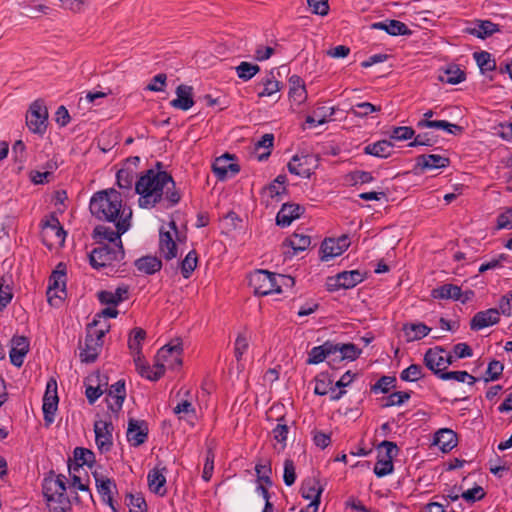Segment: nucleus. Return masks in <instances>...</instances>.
Returning <instances> with one entry per match:
<instances>
[{"mask_svg":"<svg viewBox=\"0 0 512 512\" xmlns=\"http://www.w3.org/2000/svg\"><path fill=\"white\" fill-rule=\"evenodd\" d=\"M135 192L139 195L138 205L143 209H152L157 204L171 208L181 200L173 177L162 170V163L148 169L135 182Z\"/></svg>","mask_w":512,"mask_h":512,"instance_id":"obj_1","label":"nucleus"},{"mask_svg":"<svg viewBox=\"0 0 512 512\" xmlns=\"http://www.w3.org/2000/svg\"><path fill=\"white\" fill-rule=\"evenodd\" d=\"M89 209L91 214L101 221L116 222L122 218L129 207L122 204V196L115 189H107L96 192L90 199Z\"/></svg>","mask_w":512,"mask_h":512,"instance_id":"obj_2","label":"nucleus"},{"mask_svg":"<svg viewBox=\"0 0 512 512\" xmlns=\"http://www.w3.org/2000/svg\"><path fill=\"white\" fill-rule=\"evenodd\" d=\"M294 279L290 276L274 274L266 270H256L249 277V285L254 293L266 296L272 293H281L283 285H292Z\"/></svg>","mask_w":512,"mask_h":512,"instance_id":"obj_3","label":"nucleus"},{"mask_svg":"<svg viewBox=\"0 0 512 512\" xmlns=\"http://www.w3.org/2000/svg\"><path fill=\"white\" fill-rule=\"evenodd\" d=\"M109 328L108 323H101L100 320L96 319L88 325L84 347L81 348L80 352L82 362L92 363L97 359L103 347V338Z\"/></svg>","mask_w":512,"mask_h":512,"instance_id":"obj_4","label":"nucleus"},{"mask_svg":"<svg viewBox=\"0 0 512 512\" xmlns=\"http://www.w3.org/2000/svg\"><path fill=\"white\" fill-rule=\"evenodd\" d=\"M123 245H111L100 243L89 254L90 264L95 269L104 268L120 262L124 259Z\"/></svg>","mask_w":512,"mask_h":512,"instance_id":"obj_5","label":"nucleus"},{"mask_svg":"<svg viewBox=\"0 0 512 512\" xmlns=\"http://www.w3.org/2000/svg\"><path fill=\"white\" fill-rule=\"evenodd\" d=\"M377 453L373 471L378 478H382L393 472V459L398 455L399 448L396 443L384 440L378 445Z\"/></svg>","mask_w":512,"mask_h":512,"instance_id":"obj_6","label":"nucleus"},{"mask_svg":"<svg viewBox=\"0 0 512 512\" xmlns=\"http://www.w3.org/2000/svg\"><path fill=\"white\" fill-rule=\"evenodd\" d=\"M132 210H128V213L124 212L122 218L118 219L115 223L116 231L110 227L102 225L97 226L94 229L95 236L101 241L106 240L111 245H123L121 241V235L127 232L131 226Z\"/></svg>","mask_w":512,"mask_h":512,"instance_id":"obj_7","label":"nucleus"},{"mask_svg":"<svg viewBox=\"0 0 512 512\" xmlns=\"http://www.w3.org/2000/svg\"><path fill=\"white\" fill-rule=\"evenodd\" d=\"M26 124L29 130L43 135L48 125V109L42 100L37 99L31 105L26 115Z\"/></svg>","mask_w":512,"mask_h":512,"instance_id":"obj_8","label":"nucleus"},{"mask_svg":"<svg viewBox=\"0 0 512 512\" xmlns=\"http://www.w3.org/2000/svg\"><path fill=\"white\" fill-rule=\"evenodd\" d=\"M174 235H178V229L173 220L167 226H162L159 230V252L168 261L178 256V247L174 240Z\"/></svg>","mask_w":512,"mask_h":512,"instance_id":"obj_9","label":"nucleus"},{"mask_svg":"<svg viewBox=\"0 0 512 512\" xmlns=\"http://www.w3.org/2000/svg\"><path fill=\"white\" fill-rule=\"evenodd\" d=\"M182 347L180 343H169L161 347L156 356L157 365H161L162 376L166 369H176L182 364Z\"/></svg>","mask_w":512,"mask_h":512,"instance_id":"obj_10","label":"nucleus"},{"mask_svg":"<svg viewBox=\"0 0 512 512\" xmlns=\"http://www.w3.org/2000/svg\"><path fill=\"white\" fill-rule=\"evenodd\" d=\"M365 277L366 273L360 270L343 271L333 277H329L326 286L329 291L351 289L363 282Z\"/></svg>","mask_w":512,"mask_h":512,"instance_id":"obj_11","label":"nucleus"},{"mask_svg":"<svg viewBox=\"0 0 512 512\" xmlns=\"http://www.w3.org/2000/svg\"><path fill=\"white\" fill-rule=\"evenodd\" d=\"M57 382L50 379L46 384V390L43 396L42 411L46 426H50L55 420V412L58 408Z\"/></svg>","mask_w":512,"mask_h":512,"instance_id":"obj_12","label":"nucleus"},{"mask_svg":"<svg viewBox=\"0 0 512 512\" xmlns=\"http://www.w3.org/2000/svg\"><path fill=\"white\" fill-rule=\"evenodd\" d=\"M318 159L313 154L294 155L288 163L290 173L302 178H309L317 167Z\"/></svg>","mask_w":512,"mask_h":512,"instance_id":"obj_13","label":"nucleus"},{"mask_svg":"<svg viewBox=\"0 0 512 512\" xmlns=\"http://www.w3.org/2000/svg\"><path fill=\"white\" fill-rule=\"evenodd\" d=\"M212 171L219 181H225L238 174L240 166L235 162L234 155L225 153L215 159Z\"/></svg>","mask_w":512,"mask_h":512,"instance_id":"obj_14","label":"nucleus"},{"mask_svg":"<svg viewBox=\"0 0 512 512\" xmlns=\"http://www.w3.org/2000/svg\"><path fill=\"white\" fill-rule=\"evenodd\" d=\"M42 488L47 502L68 498L66 495V477L64 475L59 474L44 478Z\"/></svg>","mask_w":512,"mask_h":512,"instance_id":"obj_15","label":"nucleus"},{"mask_svg":"<svg viewBox=\"0 0 512 512\" xmlns=\"http://www.w3.org/2000/svg\"><path fill=\"white\" fill-rule=\"evenodd\" d=\"M323 490V486L316 478H308L302 483V497L306 500H311L307 506L306 512H318Z\"/></svg>","mask_w":512,"mask_h":512,"instance_id":"obj_16","label":"nucleus"},{"mask_svg":"<svg viewBox=\"0 0 512 512\" xmlns=\"http://www.w3.org/2000/svg\"><path fill=\"white\" fill-rule=\"evenodd\" d=\"M114 427L111 421L97 420L94 423L95 442L100 452H108L113 445Z\"/></svg>","mask_w":512,"mask_h":512,"instance_id":"obj_17","label":"nucleus"},{"mask_svg":"<svg viewBox=\"0 0 512 512\" xmlns=\"http://www.w3.org/2000/svg\"><path fill=\"white\" fill-rule=\"evenodd\" d=\"M126 398L125 381L118 380L110 386L107 390L106 403L108 409L113 413H117L121 410L124 400Z\"/></svg>","mask_w":512,"mask_h":512,"instance_id":"obj_18","label":"nucleus"},{"mask_svg":"<svg viewBox=\"0 0 512 512\" xmlns=\"http://www.w3.org/2000/svg\"><path fill=\"white\" fill-rule=\"evenodd\" d=\"M472 295L473 292L470 290L465 291L463 294L459 286L451 283H446L437 288H434L431 292V296L435 299L460 300L461 297L464 296V298L462 299L463 303L468 301Z\"/></svg>","mask_w":512,"mask_h":512,"instance_id":"obj_19","label":"nucleus"},{"mask_svg":"<svg viewBox=\"0 0 512 512\" xmlns=\"http://www.w3.org/2000/svg\"><path fill=\"white\" fill-rule=\"evenodd\" d=\"M127 440L132 446H140L148 437V427L145 421L130 419L127 428Z\"/></svg>","mask_w":512,"mask_h":512,"instance_id":"obj_20","label":"nucleus"},{"mask_svg":"<svg viewBox=\"0 0 512 512\" xmlns=\"http://www.w3.org/2000/svg\"><path fill=\"white\" fill-rule=\"evenodd\" d=\"M166 472V467L158 464L147 475L149 489L159 496H164L167 492L165 488Z\"/></svg>","mask_w":512,"mask_h":512,"instance_id":"obj_21","label":"nucleus"},{"mask_svg":"<svg viewBox=\"0 0 512 512\" xmlns=\"http://www.w3.org/2000/svg\"><path fill=\"white\" fill-rule=\"evenodd\" d=\"M500 311L496 308H490L485 311L477 312L470 322V328L479 331L499 322Z\"/></svg>","mask_w":512,"mask_h":512,"instance_id":"obj_22","label":"nucleus"},{"mask_svg":"<svg viewBox=\"0 0 512 512\" xmlns=\"http://www.w3.org/2000/svg\"><path fill=\"white\" fill-rule=\"evenodd\" d=\"M29 351V341L24 336H15L11 340V349L9 357L11 363L16 367H21L24 358Z\"/></svg>","mask_w":512,"mask_h":512,"instance_id":"obj_23","label":"nucleus"},{"mask_svg":"<svg viewBox=\"0 0 512 512\" xmlns=\"http://www.w3.org/2000/svg\"><path fill=\"white\" fill-rule=\"evenodd\" d=\"M416 167L421 171L443 169L449 166V158L438 154H422L416 157Z\"/></svg>","mask_w":512,"mask_h":512,"instance_id":"obj_24","label":"nucleus"},{"mask_svg":"<svg viewBox=\"0 0 512 512\" xmlns=\"http://www.w3.org/2000/svg\"><path fill=\"white\" fill-rule=\"evenodd\" d=\"M334 354V342L326 341L322 345L315 346L309 351L306 363L309 365H316L322 363L326 359H329L330 363Z\"/></svg>","mask_w":512,"mask_h":512,"instance_id":"obj_25","label":"nucleus"},{"mask_svg":"<svg viewBox=\"0 0 512 512\" xmlns=\"http://www.w3.org/2000/svg\"><path fill=\"white\" fill-rule=\"evenodd\" d=\"M444 353L445 349L441 347L430 348L424 355V364L438 378L444 372Z\"/></svg>","mask_w":512,"mask_h":512,"instance_id":"obj_26","label":"nucleus"},{"mask_svg":"<svg viewBox=\"0 0 512 512\" xmlns=\"http://www.w3.org/2000/svg\"><path fill=\"white\" fill-rule=\"evenodd\" d=\"M303 212L304 208L298 204H283L276 215V224L281 227H288Z\"/></svg>","mask_w":512,"mask_h":512,"instance_id":"obj_27","label":"nucleus"},{"mask_svg":"<svg viewBox=\"0 0 512 512\" xmlns=\"http://www.w3.org/2000/svg\"><path fill=\"white\" fill-rule=\"evenodd\" d=\"M129 287L120 285L114 291L103 290L98 293V300L105 305L117 306L119 303L128 299Z\"/></svg>","mask_w":512,"mask_h":512,"instance_id":"obj_28","label":"nucleus"},{"mask_svg":"<svg viewBox=\"0 0 512 512\" xmlns=\"http://www.w3.org/2000/svg\"><path fill=\"white\" fill-rule=\"evenodd\" d=\"M133 361L137 372L144 378L150 381H157L162 377L161 365H157L154 362L153 367H150L144 360L143 355H137L133 357Z\"/></svg>","mask_w":512,"mask_h":512,"instance_id":"obj_29","label":"nucleus"},{"mask_svg":"<svg viewBox=\"0 0 512 512\" xmlns=\"http://www.w3.org/2000/svg\"><path fill=\"white\" fill-rule=\"evenodd\" d=\"M433 443L442 452H449L457 445V435L451 429L442 428L435 433Z\"/></svg>","mask_w":512,"mask_h":512,"instance_id":"obj_30","label":"nucleus"},{"mask_svg":"<svg viewBox=\"0 0 512 512\" xmlns=\"http://www.w3.org/2000/svg\"><path fill=\"white\" fill-rule=\"evenodd\" d=\"M65 287H66V273L64 271L55 270L49 279V285L47 289V298L48 302L53 305V298L57 297L59 299L62 298V296L57 295L56 293L53 294L54 291L58 290L62 294H65Z\"/></svg>","mask_w":512,"mask_h":512,"instance_id":"obj_31","label":"nucleus"},{"mask_svg":"<svg viewBox=\"0 0 512 512\" xmlns=\"http://www.w3.org/2000/svg\"><path fill=\"white\" fill-rule=\"evenodd\" d=\"M417 127L443 130L451 135H458L463 132V127L446 120L422 119L418 122Z\"/></svg>","mask_w":512,"mask_h":512,"instance_id":"obj_32","label":"nucleus"},{"mask_svg":"<svg viewBox=\"0 0 512 512\" xmlns=\"http://www.w3.org/2000/svg\"><path fill=\"white\" fill-rule=\"evenodd\" d=\"M371 28L377 30H384L389 35L392 36L409 35L411 33L407 25L398 20L375 22L371 24Z\"/></svg>","mask_w":512,"mask_h":512,"instance_id":"obj_33","label":"nucleus"},{"mask_svg":"<svg viewBox=\"0 0 512 512\" xmlns=\"http://www.w3.org/2000/svg\"><path fill=\"white\" fill-rule=\"evenodd\" d=\"M498 31V25L489 20H477L471 27L467 28L469 34L480 39H485Z\"/></svg>","mask_w":512,"mask_h":512,"instance_id":"obj_34","label":"nucleus"},{"mask_svg":"<svg viewBox=\"0 0 512 512\" xmlns=\"http://www.w3.org/2000/svg\"><path fill=\"white\" fill-rule=\"evenodd\" d=\"M335 347V354L332 358V361H342V360H350L353 361L357 359L362 350L359 349L355 344L353 343H334Z\"/></svg>","mask_w":512,"mask_h":512,"instance_id":"obj_35","label":"nucleus"},{"mask_svg":"<svg viewBox=\"0 0 512 512\" xmlns=\"http://www.w3.org/2000/svg\"><path fill=\"white\" fill-rule=\"evenodd\" d=\"M96 487L97 491L102 497L103 501L106 502L113 512H117L114 504H113V492L116 490V484L113 480L109 478H98L96 477Z\"/></svg>","mask_w":512,"mask_h":512,"instance_id":"obj_36","label":"nucleus"},{"mask_svg":"<svg viewBox=\"0 0 512 512\" xmlns=\"http://www.w3.org/2000/svg\"><path fill=\"white\" fill-rule=\"evenodd\" d=\"M283 245L292 248L293 254H297L309 248L311 238L302 232L296 231L283 242Z\"/></svg>","mask_w":512,"mask_h":512,"instance_id":"obj_37","label":"nucleus"},{"mask_svg":"<svg viewBox=\"0 0 512 512\" xmlns=\"http://www.w3.org/2000/svg\"><path fill=\"white\" fill-rule=\"evenodd\" d=\"M393 144L388 140H380L364 147V153L378 158H387L391 155Z\"/></svg>","mask_w":512,"mask_h":512,"instance_id":"obj_38","label":"nucleus"},{"mask_svg":"<svg viewBox=\"0 0 512 512\" xmlns=\"http://www.w3.org/2000/svg\"><path fill=\"white\" fill-rule=\"evenodd\" d=\"M438 78L443 83L456 85L465 80V73L458 65H449L440 72Z\"/></svg>","mask_w":512,"mask_h":512,"instance_id":"obj_39","label":"nucleus"},{"mask_svg":"<svg viewBox=\"0 0 512 512\" xmlns=\"http://www.w3.org/2000/svg\"><path fill=\"white\" fill-rule=\"evenodd\" d=\"M404 334L407 341H416L424 338L429 334L431 329L424 323H410L405 324L403 327Z\"/></svg>","mask_w":512,"mask_h":512,"instance_id":"obj_40","label":"nucleus"},{"mask_svg":"<svg viewBox=\"0 0 512 512\" xmlns=\"http://www.w3.org/2000/svg\"><path fill=\"white\" fill-rule=\"evenodd\" d=\"M278 421H279L278 424L272 430V435H273L274 440L277 442V444L274 445V448L278 452H282L286 448V445H287V437H288V433H289V427L284 422L283 418H280Z\"/></svg>","mask_w":512,"mask_h":512,"instance_id":"obj_41","label":"nucleus"},{"mask_svg":"<svg viewBox=\"0 0 512 512\" xmlns=\"http://www.w3.org/2000/svg\"><path fill=\"white\" fill-rule=\"evenodd\" d=\"M135 266L140 272L151 275L161 269L162 262L155 256H145L136 260Z\"/></svg>","mask_w":512,"mask_h":512,"instance_id":"obj_42","label":"nucleus"},{"mask_svg":"<svg viewBox=\"0 0 512 512\" xmlns=\"http://www.w3.org/2000/svg\"><path fill=\"white\" fill-rule=\"evenodd\" d=\"M75 464L70 465L71 467H77V471L80 470L84 465L92 467L95 462V454L86 448L77 447L74 450Z\"/></svg>","mask_w":512,"mask_h":512,"instance_id":"obj_43","label":"nucleus"},{"mask_svg":"<svg viewBox=\"0 0 512 512\" xmlns=\"http://www.w3.org/2000/svg\"><path fill=\"white\" fill-rule=\"evenodd\" d=\"M146 337V332L142 328H134L131 331L128 347L131 351L132 356H137L142 354V341Z\"/></svg>","mask_w":512,"mask_h":512,"instance_id":"obj_44","label":"nucleus"},{"mask_svg":"<svg viewBox=\"0 0 512 512\" xmlns=\"http://www.w3.org/2000/svg\"><path fill=\"white\" fill-rule=\"evenodd\" d=\"M10 284L11 276H2L0 278V311L5 309L13 298Z\"/></svg>","mask_w":512,"mask_h":512,"instance_id":"obj_45","label":"nucleus"},{"mask_svg":"<svg viewBox=\"0 0 512 512\" xmlns=\"http://www.w3.org/2000/svg\"><path fill=\"white\" fill-rule=\"evenodd\" d=\"M314 381V393L319 396L327 395L333 385V378L326 372L319 373Z\"/></svg>","mask_w":512,"mask_h":512,"instance_id":"obj_46","label":"nucleus"},{"mask_svg":"<svg viewBox=\"0 0 512 512\" xmlns=\"http://www.w3.org/2000/svg\"><path fill=\"white\" fill-rule=\"evenodd\" d=\"M235 71L239 79L248 81L260 71V67L257 64L242 61L235 67Z\"/></svg>","mask_w":512,"mask_h":512,"instance_id":"obj_47","label":"nucleus"},{"mask_svg":"<svg viewBox=\"0 0 512 512\" xmlns=\"http://www.w3.org/2000/svg\"><path fill=\"white\" fill-rule=\"evenodd\" d=\"M321 260L329 261L342 254L341 250L334 242V238L325 239L321 245Z\"/></svg>","mask_w":512,"mask_h":512,"instance_id":"obj_48","label":"nucleus"},{"mask_svg":"<svg viewBox=\"0 0 512 512\" xmlns=\"http://www.w3.org/2000/svg\"><path fill=\"white\" fill-rule=\"evenodd\" d=\"M263 90L258 93V96H271L280 91V82L277 81L273 73L267 74L262 80Z\"/></svg>","mask_w":512,"mask_h":512,"instance_id":"obj_49","label":"nucleus"},{"mask_svg":"<svg viewBox=\"0 0 512 512\" xmlns=\"http://www.w3.org/2000/svg\"><path fill=\"white\" fill-rule=\"evenodd\" d=\"M439 379L448 381V380H455L462 383H467L468 385H473L476 382L475 377L470 375L466 371H448L443 372Z\"/></svg>","mask_w":512,"mask_h":512,"instance_id":"obj_50","label":"nucleus"},{"mask_svg":"<svg viewBox=\"0 0 512 512\" xmlns=\"http://www.w3.org/2000/svg\"><path fill=\"white\" fill-rule=\"evenodd\" d=\"M274 142V135L270 133L264 134L259 141L255 143V150L259 151L264 149L262 153L258 155L259 160L266 159L271 154V148Z\"/></svg>","mask_w":512,"mask_h":512,"instance_id":"obj_51","label":"nucleus"},{"mask_svg":"<svg viewBox=\"0 0 512 512\" xmlns=\"http://www.w3.org/2000/svg\"><path fill=\"white\" fill-rule=\"evenodd\" d=\"M198 263L197 253L195 250L188 252L185 258L181 261V273L184 278H189Z\"/></svg>","mask_w":512,"mask_h":512,"instance_id":"obj_52","label":"nucleus"},{"mask_svg":"<svg viewBox=\"0 0 512 512\" xmlns=\"http://www.w3.org/2000/svg\"><path fill=\"white\" fill-rule=\"evenodd\" d=\"M438 136L433 132H423L417 135H414V139L409 143L410 147L415 146H433L438 143Z\"/></svg>","mask_w":512,"mask_h":512,"instance_id":"obj_53","label":"nucleus"},{"mask_svg":"<svg viewBox=\"0 0 512 512\" xmlns=\"http://www.w3.org/2000/svg\"><path fill=\"white\" fill-rule=\"evenodd\" d=\"M423 376V368L418 364H411L400 373V379L406 382L418 381Z\"/></svg>","mask_w":512,"mask_h":512,"instance_id":"obj_54","label":"nucleus"},{"mask_svg":"<svg viewBox=\"0 0 512 512\" xmlns=\"http://www.w3.org/2000/svg\"><path fill=\"white\" fill-rule=\"evenodd\" d=\"M288 96H302L306 94L305 83L298 75H292L288 79Z\"/></svg>","mask_w":512,"mask_h":512,"instance_id":"obj_55","label":"nucleus"},{"mask_svg":"<svg viewBox=\"0 0 512 512\" xmlns=\"http://www.w3.org/2000/svg\"><path fill=\"white\" fill-rule=\"evenodd\" d=\"M414 135V129L408 126L394 127L391 132H389V138L396 141L414 139Z\"/></svg>","mask_w":512,"mask_h":512,"instance_id":"obj_56","label":"nucleus"},{"mask_svg":"<svg viewBox=\"0 0 512 512\" xmlns=\"http://www.w3.org/2000/svg\"><path fill=\"white\" fill-rule=\"evenodd\" d=\"M474 59L482 71H492L495 68V61L486 51L475 52Z\"/></svg>","mask_w":512,"mask_h":512,"instance_id":"obj_57","label":"nucleus"},{"mask_svg":"<svg viewBox=\"0 0 512 512\" xmlns=\"http://www.w3.org/2000/svg\"><path fill=\"white\" fill-rule=\"evenodd\" d=\"M78 472L79 471H77V467L69 466V473L72 478L69 488L74 491L79 490L82 492H86L88 494L89 498H92V494H91V491H90L88 485L81 481V478L77 475Z\"/></svg>","mask_w":512,"mask_h":512,"instance_id":"obj_58","label":"nucleus"},{"mask_svg":"<svg viewBox=\"0 0 512 512\" xmlns=\"http://www.w3.org/2000/svg\"><path fill=\"white\" fill-rule=\"evenodd\" d=\"M45 233H51L56 237L58 243H63L65 240L66 232L60 226V223L57 219H53L51 222H47L45 226Z\"/></svg>","mask_w":512,"mask_h":512,"instance_id":"obj_59","label":"nucleus"},{"mask_svg":"<svg viewBox=\"0 0 512 512\" xmlns=\"http://www.w3.org/2000/svg\"><path fill=\"white\" fill-rule=\"evenodd\" d=\"M287 192V189L285 185H279V184H269L264 189V194L268 196L272 201H281L283 195H285Z\"/></svg>","mask_w":512,"mask_h":512,"instance_id":"obj_60","label":"nucleus"},{"mask_svg":"<svg viewBox=\"0 0 512 512\" xmlns=\"http://www.w3.org/2000/svg\"><path fill=\"white\" fill-rule=\"evenodd\" d=\"M167 76L163 73L154 76L151 81L145 86L146 92H163L166 85Z\"/></svg>","mask_w":512,"mask_h":512,"instance_id":"obj_61","label":"nucleus"},{"mask_svg":"<svg viewBox=\"0 0 512 512\" xmlns=\"http://www.w3.org/2000/svg\"><path fill=\"white\" fill-rule=\"evenodd\" d=\"M133 173L128 169H120L116 174L117 184L121 189H131L133 186Z\"/></svg>","mask_w":512,"mask_h":512,"instance_id":"obj_62","label":"nucleus"},{"mask_svg":"<svg viewBox=\"0 0 512 512\" xmlns=\"http://www.w3.org/2000/svg\"><path fill=\"white\" fill-rule=\"evenodd\" d=\"M127 505L130 512H146L147 505L144 498L141 495H128Z\"/></svg>","mask_w":512,"mask_h":512,"instance_id":"obj_63","label":"nucleus"},{"mask_svg":"<svg viewBox=\"0 0 512 512\" xmlns=\"http://www.w3.org/2000/svg\"><path fill=\"white\" fill-rule=\"evenodd\" d=\"M47 503L49 512H71V502L69 498H61Z\"/></svg>","mask_w":512,"mask_h":512,"instance_id":"obj_64","label":"nucleus"}]
</instances>
